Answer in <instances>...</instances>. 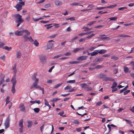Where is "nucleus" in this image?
I'll return each instance as SVG.
<instances>
[{
  "instance_id": "nucleus-1",
  "label": "nucleus",
  "mask_w": 134,
  "mask_h": 134,
  "mask_svg": "<svg viewBox=\"0 0 134 134\" xmlns=\"http://www.w3.org/2000/svg\"><path fill=\"white\" fill-rule=\"evenodd\" d=\"M15 34L17 36H23L24 34H25L27 35H30V33L27 29H22L19 31H16L15 32Z\"/></svg>"
},
{
  "instance_id": "nucleus-2",
  "label": "nucleus",
  "mask_w": 134,
  "mask_h": 134,
  "mask_svg": "<svg viewBox=\"0 0 134 134\" xmlns=\"http://www.w3.org/2000/svg\"><path fill=\"white\" fill-rule=\"evenodd\" d=\"M28 36L29 35H27L25 34H24V35L23 36V37L24 40V41H26L27 40H29L30 42H33L34 40L32 39V37L31 36L29 37Z\"/></svg>"
},
{
  "instance_id": "nucleus-3",
  "label": "nucleus",
  "mask_w": 134,
  "mask_h": 134,
  "mask_svg": "<svg viewBox=\"0 0 134 134\" xmlns=\"http://www.w3.org/2000/svg\"><path fill=\"white\" fill-rule=\"evenodd\" d=\"M23 119H21L19 122V125L20 128L19 129V130L20 132L22 133L23 132Z\"/></svg>"
},
{
  "instance_id": "nucleus-4",
  "label": "nucleus",
  "mask_w": 134,
  "mask_h": 134,
  "mask_svg": "<svg viewBox=\"0 0 134 134\" xmlns=\"http://www.w3.org/2000/svg\"><path fill=\"white\" fill-rule=\"evenodd\" d=\"M10 121V119L9 117H8L7 118L4 123L5 129H7L9 127Z\"/></svg>"
},
{
  "instance_id": "nucleus-5",
  "label": "nucleus",
  "mask_w": 134,
  "mask_h": 134,
  "mask_svg": "<svg viewBox=\"0 0 134 134\" xmlns=\"http://www.w3.org/2000/svg\"><path fill=\"white\" fill-rule=\"evenodd\" d=\"M39 58L41 63L43 64H45L46 62V57L43 55H41L39 56Z\"/></svg>"
},
{
  "instance_id": "nucleus-6",
  "label": "nucleus",
  "mask_w": 134,
  "mask_h": 134,
  "mask_svg": "<svg viewBox=\"0 0 134 134\" xmlns=\"http://www.w3.org/2000/svg\"><path fill=\"white\" fill-rule=\"evenodd\" d=\"M19 108L21 111L24 112L25 111V108L24 104H20L19 105Z\"/></svg>"
},
{
  "instance_id": "nucleus-7",
  "label": "nucleus",
  "mask_w": 134,
  "mask_h": 134,
  "mask_svg": "<svg viewBox=\"0 0 134 134\" xmlns=\"http://www.w3.org/2000/svg\"><path fill=\"white\" fill-rule=\"evenodd\" d=\"M11 82L12 84V86H15L16 85V81L15 76H14L12 78L11 80Z\"/></svg>"
},
{
  "instance_id": "nucleus-8",
  "label": "nucleus",
  "mask_w": 134,
  "mask_h": 134,
  "mask_svg": "<svg viewBox=\"0 0 134 134\" xmlns=\"http://www.w3.org/2000/svg\"><path fill=\"white\" fill-rule=\"evenodd\" d=\"M88 56H82L78 57L77 58V60H83L86 59Z\"/></svg>"
},
{
  "instance_id": "nucleus-9",
  "label": "nucleus",
  "mask_w": 134,
  "mask_h": 134,
  "mask_svg": "<svg viewBox=\"0 0 134 134\" xmlns=\"http://www.w3.org/2000/svg\"><path fill=\"white\" fill-rule=\"evenodd\" d=\"M53 47V43L48 42L47 45V49H51Z\"/></svg>"
},
{
  "instance_id": "nucleus-10",
  "label": "nucleus",
  "mask_w": 134,
  "mask_h": 134,
  "mask_svg": "<svg viewBox=\"0 0 134 134\" xmlns=\"http://www.w3.org/2000/svg\"><path fill=\"white\" fill-rule=\"evenodd\" d=\"M103 58H96L95 59L94 62L95 63H97L98 62H101L103 60Z\"/></svg>"
},
{
  "instance_id": "nucleus-11",
  "label": "nucleus",
  "mask_w": 134,
  "mask_h": 134,
  "mask_svg": "<svg viewBox=\"0 0 134 134\" xmlns=\"http://www.w3.org/2000/svg\"><path fill=\"white\" fill-rule=\"evenodd\" d=\"M15 7L17 9V10L18 11H19L22 8V5L19 4H18Z\"/></svg>"
},
{
  "instance_id": "nucleus-12",
  "label": "nucleus",
  "mask_w": 134,
  "mask_h": 134,
  "mask_svg": "<svg viewBox=\"0 0 134 134\" xmlns=\"http://www.w3.org/2000/svg\"><path fill=\"white\" fill-rule=\"evenodd\" d=\"M103 80L105 81H114V79H113L110 77H106V76L105 77Z\"/></svg>"
},
{
  "instance_id": "nucleus-13",
  "label": "nucleus",
  "mask_w": 134,
  "mask_h": 134,
  "mask_svg": "<svg viewBox=\"0 0 134 134\" xmlns=\"http://www.w3.org/2000/svg\"><path fill=\"white\" fill-rule=\"evenodd\" d=\"M84 49V48H76L74 49L73 51L72 52L74 53H76L78 52V51L81 50H83Z\"/></svg>"
},
{
  "instance_id": "nucleus-14",
  "label": "nucleus",
  "mask_w": 134,
  "mask_h": 134,
  "mask_svg": "<svg viewBox=\"0 0 134 134\" xmlns=\"http://www.w3.org/2000/svg\"><path fill=\"white\" fill-rule=\"evenodd\" d=\"M124 71L126 73L128 72H131L130 70H129V68L127 66H124L123 67Z\"/></svg>"
},
{
  "instance_id": "nucleus-15",
  "label": "nucleus",
  "mask_w": 134,
  "mask_h": 134,
  "mask_svg": "<svg viewBox=\"0 0 134 134\" xmlns=\"http://www.w3.org/2000/svg\"><path fill=\"white\" fill-rule=\"evenodd\" d=\"M27 127L28 128L31 127L32 125V122L31 121L28 120L27 121Z\"/></svg>"
},
{
  "instance_id": "nucleus-16",
  "label": "nucleus",
  "mask_w": 134,
  "mask_h": 134,
  "mask_svg": "<svg viewBox=\"0 0 134 134\" xmlns=\"http://www.w3.org/2000/svg\"><path fill=\"white\" fill-rule=\"evenodd\" d=\"M54 3L56 5L58 6L61 5L63 4L62 2L58 1H55L54 2Z\"/></svg>"
},
{
  "instance_id": "nucleus-17",
  "label": "nucleus",
  "mask_w": 134,
  "mask_h": 134,
  "mask_svg": "<svg viewBox=\"0 0 134 134\" xmlns=\"http://www.w3.org/2000/svg\"><path fill=\"white\" fill-rule=\"evenodd\" d=\"M98 53L101 54H103L107 52V50L102 49L100 50H98Z\"/></svg>"
},
{
  "instance_id": "nucleus-18",
  "label": "nucleus",
  "mask_w": 134,
  "mask_h": 134,
  "mask_svg": "<svg viewBox=\"0 0 134 134\" xmlns=\"http://www.w3.org/2000/svg\"><path fill=\"white\" fill-rule=\"evenodd\" d=\"M1 76L2 77V79L1 80V81L0 82V86L1 85H2L4 81V78L5 77V75L3 74H1Z\"/></svg>"
},
{
  "instance_id": "nucleus-19",
  "label": "nucleus",
  "mask_w": 134,
  "mask_h": 134,
  "mask_svg": "<svg viewBox=\"0 0 134 134\" xmlns=\"http://www.w3.org/2000/svg\"><path fill=\"white\" fill-rule=\"evenodd\" d=\"M98 53V50H95L93 52L91 53V55L92 56H94L96 55Z\"/></svg>"
},
{
  "instance_id": "nucleus-20",
  "label": "nucleus",
  "mask_w": 134,
  "mask_h": 134,
  "mask_svg": "<svg viewBox=\"0 0 134 134\" xmlns=\"http://www.w3.org/2000/svg\"><path fill=\"white\" fill-rule=\"evenodd\" d=\"M38 83H37L36 82H34L33 85L31 86L30 87V89H31L34 88H35L37 86V84Z\"/></svg>"
},
{
  "instance_id": "nucleus-21",
  "label": "nucleus",
  "mask_w": 134,
  "mask_h": 134,
  "mask_svg": "<svg viewBox=\"0 0 134 134\" xmlns=\"http://www.w3.org/2000/svg\"><path fill=\"white\" fill-rule=\"evenodd\" d=\"M44 101L45 102L44 104L46 105L48 107H49V109H50L51 108V106L49 104L47 100L46 99H44Z\"/></svg>"
},
{
  "instance_id": "nucleus-22",
  "label": "nucleus",
  "mask_w": 134,
  "mask_h": 134,
  "mask_svg": "<svg viewBox=\"0 0 134 134\" xmlns=\"http://www.w3.org/2000/svg\"><path fill=\"white\" fill-rule=\"evenodd\" d=\"M30 102L32 104H34L35 103H37L39 104L41 103L40 101L38 100H36L34 101H31Z\"/></svg>"
},
{
  "instance_id": "nucleus-23",
  "label": "nucleus",
  "mask_w": 134,
  "mask_h": 134,
  "mask_svg": "<svg viewBox=\"0 0 134 134\" xmlns=\"http://www.w3.org/2000/svg\"><path fill=\"white\" fill-rule=\"evenodd\" d=\"M117 19V18L116 17H112L109 18L108 19H109L110 20L109 21H110V20L111 21H116Z\"/></svg>"
},
{
  "instance_id": "nucleus-24",
  "label": "nucleus",
  "mask_w": 134,
  "mask_h": 134,
  "mask_svg": "<svg viewBox=\"0 0 134 134\" xmlns=\"http://www.w3.org/2000/svg\"><path fill=\"white\" fill-rule=\"evenodd\" d=\"M100 39L103 40H110V38L108 37H102L100 38Z\"/></svg>"
},
{
  "instance_id": "nucleus-25",
  "label": "nucleus",
  "mask_w": 134,
  "mask_h": 134,
  "mask_svg": "<svg viewBox=\"0 0 134 134\" xmlns=\"http://www.w3.org/2000/svg\"><path fill=\"white\" fill-rule=\"evenodd\" d=\"M106 75L105 74H100L99 75V78H100L104 79Z\"/></svg>"
},
{
  "instance_id": "nucleus-26",
  "label": "nucleus",
  "mask_w": 134,
  "mask_h": 134,
  "mask_svg": "<svg viewBox=\"0 0 134 134\" xmlns=\"http://www.w3.org/2000/svg\"><path fill=\"white\" fill-rule=\"evenodd\" d=\"M43 18L42 17H40L38 19H35L34 18H32L33 20L35 22H37L39 21L40 20L43 19Z\"/></svg>"
},
{
  "instance_id": "nucleus-27",
  "label": "nucleus",
  "mask_w": 134,
  "mask_h": 134,
  "mask_svg": "<svg viewBox=\"0 0 134 134\" xmlns=\"http://www.w3.org/2000/svg\"><path fill=\"white\" fill-rule=\"evenodd\" d=\"M118 37H130V36L128 35H125L123 34H120L118 36Z\"/></svg>"
},
{
  "instance_id": "nucleus-28",
  "label": "nucleus",
  "mask_w": 134,
  "mask_h": 134,
  "mask_svg": "<svg viewBox=\"0 0 134 134\" xmlns=\"http://www.w3.org/2000/svg\"><path fill=\"white\" fill-rule=\"evenodd\" d=\"M24 21V20H23V19L22 18H21L20 19H16V23H22Z\"/></svg>"
},
{
  "instance_id": "nucleus-29",
  "label": "nucleus",
  "mask_w": 134,
  "mask_h": 134,
  "mask_svg": "<svg viewBox=\"0 0 134 134\" xmlns=\"http://www.w3.org/2000/svg\"><path fill=\"white\" fill-rule=\"evenodd\" d=\"M52 25V24H49L46 25H44V26L45 27H46L47 29H49L51 28L52 27H53L52 26H51Z\"/></svg>"
},
{
  "instance_id": "nucleus-30",
  "label": "nucleus",
  "mask_w": 134,
  "mask_h": 134,
  "mask_svg": "<svg viewBox=\"0 0 134 134\" xmlns=\"http://www.w3.org/2000/svg\"><path fill=\"white\" fill-rule=\"evenodd\" d=\"M13 71L15 74H15L17 72V70L16 69V65H14V67H13Z\"/></svg>"
},
{
  "instance_id": "nucleus-31",
  "label": "nucleus",
  "mask_w": 134,
  "mask_h": 134,
  "mask_svg": "<svg viewBox=\"0 0 134 134\" xmlns=\"http://www.w3.org/2000/svg\"><path fill=\"white\" fill-rule=\"evenodd\" d=\"M21 53L19 51H18L16 54V57L17 58H20L21 56Z\"/></svg>"
},
{
  "instance_id": "nucleus-32",
  "label": "nucleus",
  "mask_w": 134,
  "mask_h": 134,
  "mask_svg": "<svg viewBox=\"0 0 134 134\" xmlns=\"http://www.w3.org/2000/svg\"><path fill=\"white\" fill-rule=\"evenodd\" d=\"M80 85L82 88H85L87 86V84L86 83H81L80 84Z\"/></svg>"
},
{
  "instance_id": "nucleus-33",
  "label": "nucleus",
  "mask_w": 134,
  "mask_h": 134,
  "mask_svg": "<svg viewBox=\"0 0 134 134\" xmlns=\"http://www.w3.org/2000/svg\"><path fill=\"white\" fill-rule=\"evenodd\" d=\"M111 59H113L114 60H117L119 59V58L118 57H117L115 55L111 56Z\"/></svg>"
},
{
  "instance_id": "nucleus-34",
  "label": "nucleus",
  "mask_w": 134,
  "mask_h": 134,
  "mask_svg": "<svg viewBox=\"0 0 134 134\" xmlns=\"http://www.w3.org/2000/svg\"><path fill=\"white\" fill-rule=\"evenodd\" d=\"M15 17L16 19H17L21 18L22 16L19 14H17L15 15Z\"/></svg>"
},
{
  "instance_id": "nucleus-35",
  "label": "nucleus",
  "mask_w": 134,
  "mask_h": 134,
  "mask_svg": "<svg viewBox=\"0 0 134 134\" xmlns=\"http://www.w3.org/2000/svg\"><path fill=\"white\" fill-rule=\"evenodd\" d=\"M82 29H85V30H84V31H87L89 30H91V28H89L88 27H84L82 28Z\"/></svg>"
},
{
  "instance_id": "nucleus-36",
  "label": "nucleus",
  "mask_w": 134,
  "mask_h": 134,
  "mask_svg": "<svg viewBox=\"0 0 134 134\" xmlns=\"http://www.w3.org/2000/svg\"><path fill=\"white\" fill-rule=\"evenodd\" d=\"M10 98V97L9 96L7 97L5 101L6 102L5 105H6L8 103H9L10 101L9 100V98Z\"/></svg>"
},
{
  "instance_id": "nucleus-37",
  "label": "nucleus",
  "mask_w": 134,
  "mask_h": 134,
  "mask_svg": "<svg viewBox=\"0 0 134 134\" xmlns=\"http://www.w3.org/2000/svg\"><path fill=\"white\" fill-rule=\"evenodd\" d=\"M72 88L71 86L70 85H68L66 86L64 90H70Z\"/></svg>"
},
{
  "instance_id": "nucleus-38",
  "label": "nucleus",
  "mask_w": 134,
  "mask_h": 134,
  "mask_svg": "<svg viewBox=\"0 0 134 134\" xmlns=\"http://www.w3.org/2000/svg\"><path fill=\"white\" fill-rule=\"evenodd\" d=\"M117 85V83L115 82H114L111 88L113 89L115 88L116 86Z\"/></svg>"
},
{
  "instance_id": "nucleus-39",
  "label": "nucleus",
  "mask_w": 134,
  "mask_h": 134,
  "mask_svg": "<svg viewBox=\"0 0 134 134\" xmlns=\"http://www.w3.org/2000/svg\"><path fill=\"white\" fill-rule=\"evenodd\" d=\"M15 86H12V92L13 93H14L16 91L15 88Z\"/></svg>"
},
{
  "instance_id": "nucleus-40",
  "label": "nucleus",
  "mask_w": 134,
  "mask_h": 134,
  "mask_svg": "<svg viewBox=\"0 0 134 134\" xmlns=\"http://www.w3.org/2000/svg\"><path fill=\"white\" fill-rule=\"evenodd\" d=\"M79 4V3L76 2H75L73 3H71L70 4V5L71 6H76Z\"/></svg>"
},
{
  "instance_id": "nucleus-41",
  "label": "nucleus",
  "mask_w": 134,
  "mask_h": 134,
  "mask_svg": "<svg viewBox=\"0 0 134 134\" xmlns=\"http://www.w3.org/2000/svg\"><path fill=\"white\" fill-rule=\"evenodd\" d=\"M107 8V6L106 7H97V8H96L95 9L97 10H102L103 9H104V8Z\"/></svg>"
},
{
  "instance_id": "nucleus-42",
  "label": "nucleus",
  "mask_w": 134,
  "mask_h": 134,
  "mask_svg": "<svg viewBox=\"0 0 134 134\" xmlns=\"http://www.w3.org/2000/svg\"><path fill=\"white\" fill-rule=\"evenodd\" d=\"M3 48L8 51H10L12 49V48L11 47H9L7 46H5Z\"/></svg>"
},
{
  "instance_id": "nucleus-43",
  "label": "nucleus",
  "mask_w": 134,
  "mask_h": 134,
  "mask_svg": "<svg viewBox=\"0 0 134 134\" xmlns=\"http://www.w3.org/2000/svg\"><path fill=\"white\" fill-rule=\"evenodd\" d=\"M34 44L36 47L38 46L39 45V43L36 40H35L34 41Z\"/></svg>"
},
{
  "instance_id": "nucleus-44",
  "label": "nucleus",
  "mask_w": 134,
  "mask_h": 134,
  "mask_svg": "<svg viewBox=\"0 0 134 134\" xmlns=\"http://www.w3.org/2000/svg\"><path fill=\"white\" fill-rule=\"evenodd\" d=\"M75 82V80H70L68 81L67 82V83H74Z\"/></svg>"
},
{
  "instance_id": "nucleus-45",
  "label": "nucleus",
  "mask_w": 134,
  "mask_h": 134,
  "mask_svg": "<svg viewBox=\"0 0 134 134\" xmlns=\"http://www.w3.org/2000/svg\"><path fill=\"white\" fill-rule=\"evenodd\" d=\"M67 20H70V21H75V18L73 17H71L69 18L66 19Z\"/></svg>"
},
{
  "instance_id": "nucleus-46",
  "label": "nucleus",
  "mask_w": 134,
  "mask_h": 134,
  "mask_svg": "<svg viewBox=\"0 0 134 134\" xmlns=\"http://www.w3.org/2000/svg\"><path fill=\"white\" fill-rule=\"evenodd\" d=\"M36 88H41V90L42 91V93L44 94V89L43 88H42L40 86H37Z\"/></svg>"
},
{
  "instance_id": "nucleus-47",
  "label": "nucleus",
  "mask_w": 134,
  "mask_h": 134,
  "mask_svg": "<svg viewBox=\"0 0 134 134\" xmlns=\"http://www.w3.org/2000/svg\"><path fill=\"white\" fill-rule=\"evenodd\" d=\"M92 88L91 87H88L87 86H86V88H85V89L86 90L89 91L90 90H92Z\"/></svg>"
},
{
  "instance_id": "nucleus-48",
  "label": "nucleus",
  "mask_w": 134,
  "mask_h": 134,
  "mask_svg": "<svg viewBox=\"0 0 134 134\" xmlns=\"http://www.w3.org/2000/svg\"><path fill=\"white\" fill-rule=\"evenodd\" d=\"M102 104V103L101 101L97 102L96 104V106H99Z\"/></svg>"
},
{
  "instance_id": "nucleus-49",
  "label": "nucleus",
  "mask_w": 134,
  "mask_h": 134,
  "mask_svg": "<svg viewBox=\"0 0 134 134\" xmlns=\"http://www.w3.org/2000/svg\"><path fill=\"white\" fill-rule=\"evenodd\" d=\"M96 22V21H92L91 22H90L88 23L87 24V25L89 26H91L92 24H93L94 23Z\"/></svg>"
},
{
  "instance_id": "nucleus-50",
  "label": "nucleus",
  "mask_w": 134,
  "mask_h": 134,
  "mask_svg": "<svg viewBox=\"0 0 134 134\" xmlns=\"http://www.w3.org/2000/svg\"><path fill=\"white\" fill-rule=\"evenodd\" d=\"M103 67V66L101 65H98L96 66L95 68V69H100L101 68Z\"/></svg>"
},
{
  "instance_id": "nucleus-51",
  "label": "nucleus",
  "mask_w": 134,
  "mask_h": 134,
  "mask_svg": "<svg viewBox=\"0 0 134 134\" xmlns=\"http://www.w3.org/2000/svg\"><path fill=\"white\" fill-rule=\"evenodd\" d=\"M34 110L35 112L36 113H38L40 110V109L39 108H36L34 109Z\"/></svg>"
},
{
  "instance_id": "nucleus-52",
  "label": "nucleus",
  "mask_w": 134,
  "mask_h": 134,
  "mask_svg": "<svg viewBox=\"0 0 134 134\" xmlns=\"http://www.w3.org/2000/svg\"><path fill=\"white\" fill-rule=\"evenodd\" d=\"M60 100V99H58V98H53L52 100H51V101L52 102H56L57 101H58L59 100Z\"/></svg>"
},
{
  "instance_id": "nucleus-53",
  "label": "nucleus",
  "mask_w": 134,
  "mask_h": 134,
  "mask_svg": "<svg viewBox=\"0 0 134 134\" xmlns=\"http://www.w3.org/2000/svg\"><path fill=\"white\" fill-rule=\"evenodd\" d=\"M117 5L116 4H115L114 5H112L109 6H107V8H114Z\"/></svg>"
},
{
  "instance_id": "nucleus-54",
  "label": "nucleus",
  "mask_w": 134,
  "mask_h": 134,
  "mask_svg": "<svg viewBox=\"0 0 134 134\" xmlns=\"http://www.w3.org/2000/svg\"><path fill=\"white\" fill-rule=\"evenodd\" d=\"M134 24L133 23H130L124 24V25L126 26H129L133 25Z\"/></svg>"
},
{
  "instance_id": "nucleus-55",
  "label": "nucleus",
  "mask_w": 134,
  "mask_h": 134,
  "mask_svg": "<svg viewBox=\"0 0 134 134\" xmlns=\"http://www.w3.org/2000/svg\"><path fill=\"white\" fill-rule=\"evenodd\" d=\"M96 47H90L88 49V50L90 51H92V50H94L95 48H96Z\"/></svg>"
},
{
  "instance_id": "nucleus-56",
  "label": "nucleus",
  "mask_w": 134,
  "mask_h": 134,
  "mask_svg": "<svg viewBox=\"0 0 134 134\" xmlns=\"http://www.w3.org/2000/svg\"><path fill=\"white\" fill-rule=\"evenodd\" d=\"M118 69H115L113 70V72L114 74H116L118 72Z\"/></svg>"
},
{
  "instance_id": "nucleus-57",
  "label": "nucleus",
  "mask_w": 134,
  "mask_h": 134,
  "mask_svg": "<svg viewBox=\"0 0 134 134\" xmlns=\"http://www.w3.org/2000/svg\"><path fill=\"white\" fill-rule=\"evenodd\" d=\"M71 54V53L70 52H67L66 53H65L63 55L65 56H69Z\"/></svg>"
},
{
  "instance_id": "nucleus-58",
  "label": "nucleus",
  "mask_w": 134,
  "mask_h": 134,
  "mask_svg": "<svg viewBox=\"0 0 134 134\" xmlns=\"http://www.w3.org/2000/svg\"><path fill=\"white\" fill-rule=\"evenodd\" d=\"M130 90H129L126 91L124 92V95H125L130 92Z\"/></svg>"
},
{
  "instance_id": "nucleus-59",
  "label": "nucleus",
  "mask_w": 134,
  "mask_h": 134,
  "mask_svg": "<svg viewBox=\"0 0 134 134\" xmlns=\"http://www.w3.org/2000/svg\"><path fill=\"white\" fill-rule=\"evenodd\" d=\"M95 34H92L88 36L86 38H90L91 37H92L93 36H94L95 35Z\"/></svg>"
},
{
  "instance_id": "nucleus-60",
  "label": "nucleus",
  "mask_w": 134,
  "mask_h": 134,
  "mask_svg": "<svg viewBox=\"0 0 134 134\" xmlns=\"http://www.w3.org/2000/svg\"><path fill=\"white\" fill-rule=\"evenodd\" d=\"M79 63V62H77V61H75L71 62H69V63L70 64H77V63Z\"/></svg>"
},
{
  "instance_id": "nucleus-61",
  "label": "nucleus",
  "mask_w": 134,
  "mask_h": 134,
  "mask_svg": "<svg viewBox=\"0 0 134 134\" xmlns=\"http://www.w3.org/2000/svg\"><path fill=\"white\" fill-rule=\"evenodd\" d=\"M57 34L53 35H51V36H50L49 37V38H54L55 37L57 36Z\"/></svg>"
},
{
  "instance_id": "nucleus-62",
  "label": "nucleus",
  "mask_w": 134,
  "mask_h": 134,
  "mask_svg": "<svg viewBox=\"0 0 134 134\" xmlns=\"http://www.w3.org/2000/svg\"><path fill=\"white\" fill-rule=\"evenodd\" d=\"M0 58L3 61H4L5 59V55H3L0 57Z\"/></svg>"
},
{
  "instance_id": "nucleus-63",
  "label": "nucleus",
  "mask_w": 134,
  "mask_h": 134,
  "mask_svg": "<svg viewBox=\"0 0 134 134\" xmlns=\"http://www.w3.org/2000/svg\"><path fill=\"white\" fill-rule=\"evenodd\" d=\"M127 8V7H122L118 8L119 10H122L124 9H126Z\"/></svg>"
},
{
  "instance_id": "nucleus-64",
  "label": "nucleus",
  "mask_w": 134,
  "mask_h": 134,
  "mask_svg": "<svg viewBox=\"0 0 134 134\" xmlns=\"http://www.w3.org/2000/svg\"><path fill=\"white\" fill-rule=\"evenodd\" d=\"M62 55H61V54H59V55H56V56H54L53 58V59H55V58H58L61 56H62Z\"/></svg>"
}]
</instances>
